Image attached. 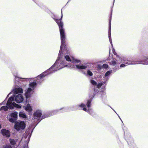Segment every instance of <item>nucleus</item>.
<instances>
[{
	"mask_svg": "<svg viewBox=\"0 0 148 148\" xmlns=\"http://www.w3.org/2000/svg\"><path fill=\"white\" fill-rule=\"evenodd\" d=\"M1 133L3 136H5L6 137H9L10 136V132L5 129H3L1 130Z\"/></svg>",
	"mask_w": 148,
	"mask_h": 148,
	"instance_id": "12",
	"label": "nucleus"
},
{
	"mask_svg": "<svg viewBox=\"0 0 148 148\" xmlns=\"http://www.w3.org/2000/svg\"><path fill=\"white\" fill-rule=\"evenodd\" d=\"M91 100L90 99L89 100H88L87 102V106L88 108V109H87L85 107V105L83 103H82L81 104L79 105H78V106L79 107L83 108V110L84 111L88 112L90 114L92 115V110L91 109L89 108L91 106Z\"/></svg>",
	"mask_w": 148,
	"mask_h": 148,
	"instance_id": "5",
	"label": "nucleus"
},
{
	"mask_svg": "<svg viewBox=\"0 0 148 148\" xmlns=\"http://www.w3.org/2000/svg\"><path fill=\"white\" fill-rule=\"evenodd\" d=\"M24 100V98L23 96L21 94H19L15 97V100L17 103H20L22 102Z\"/></svg>",
	"mask_w": 148,
	"mask_h": 148,
	"instance_id": "9",
	"label": "nucleus"
},
{
	"mask_svg": "<svg viewBox=\"0 0 148 148\" xmlns=\"http://www.w3.org/2000/svg\"><path fill=\"white\" fill-rule=\"evenodd\" d=\"M103 84L102 83H99L98 84H97V88H100L101 86Z\"/></svg>",
	"mask_w": 148,
	"mask_h": 148,
	"instance_id": "20",
	"label": "nucleus"
},
{
	"mask_svg": "<svg viewBox=\"0 0 148 148\" xmlns=\"http://www.w3.org/2000/svg\"><path fill=\"white\" fill-rule=\"evenodd\" d=\"M4 148H12L11 146L10 145H7Z\"/></svg>",
	"mask_w": 148,
	"mask_h": 148,
	"instance_id": "23",
	"label": "nucleus"
},
{
	"mask_svg": "<svg viewBox=\"0 0 148 148\" xmlns=\"http://www.w3.org/2000/svg\"><path fill=\"white\" fill-rule=\"evenodd\" d=\"M119 117L120 118V119L121 120V119H120V116H119Z\"/></svg>",
	"mask_w": 148,
	"mask_h": 148,
	"instance_id": "27",
	"label": "nucleus"
},
{
	"mask_svg": "<svg viewBox=\"0 0 148 148\" xmlns=\"http://www.w3.org/2000/svg\"><path fill=\"white\" fill-rule=\"evenodd\" d=\"M42 115V113L41 110H37L34 114V118L35 119L39 120V119Z\"/></svg>",
	"mask_w": 148,
	"mask_h": 148,
	"instance_id": "8",
	"label": "nucleus"
},
{
	"mask_svg": "<svg viewBox=\"0 0 148 148\" xmlns=\"http://www.w3.org/2000/svg\"><path fill=\"white\" fill-rule=\"evenodd\" d=\"M25 124L24 121H19L16 123L14 125L15 128L17 130L24 129L25 127Z\"/></svg>",
	"mask_w": 148,
	"mask_h": 148,
	"instance_id": "7",
	"label": "nucleus"
},
{
	"mask_svg": "<svg viewBox=\"0 0 148 148\" xmlns=\"http://www.w3.org/2000/svg\"><path fill=\"white\" fill-rule=\"evenodd\" d=\"M23 89L21 88H16L13 89L12 92L14 94H16L19 93H23Z\"/></svg>",
	"mask_w": 148,
	"mask_h": 148,
	"instance_id": "10",
	"label": "nucleus"
},
{
	"mask_svg": "<svg viewBox=\"0 0 148 148\" xmlns=\"http://www.w3.org/2000/svg\"><path fill=\"white\" fill-rule=\"evenodd\" d=\"M114 49H112V51H113V53L114 54Z\"/></svg>",
	"mask_w": 148,
	"mask_h": 148,
	"instance_id": "24",
	"label": "nucleus"
},
{
	"mask_svg": "<svg viewBox=\"0 0 148 148\" xmlns=\"http://www.w3.org/2000/svg\"><path fill=\"white\" fill-rule=\"evenodd\" d=\"M14 75L15 77V80H16V79L17 78H21L22 79H25V78H21L19 77V76L18 74H16V75L15 74H14Z\"/></svg>",
	"mask_w": 148,
	"mask_h": 148,
	"instance_id": "17",
	"label": "nucleus"
},
{
	"mask_svg": "<svg viewBox=\"0 0 148 148\" xmlns=\"http://www.w3.org/2000/svg\"><path fill=\"white\" fill-rule=\"evenodd\" d=\"M91 83L94 86H96L97 85V82L94 80H91L90 81Z\"/></svg>",
	"mask_w": 148,
	"mask_h": 148,
	"instance_id": "18",
	"label": "nucleus"
},
{
	"mask_svg": "<svg viewBox=\"0 0 148 148\" xmlns=\"http://www.w3.org/2000/svg\"><path fill=\"white\" fill-rule=\"evenodd\" d=\"M10 143L12 145H15L17 143L19 144L18 141L17 139L14 140L13 139H10Z\"/></svg>",
	"mask_w": 148,
	"mask_h": 148,
	"instance_id": "14",
	"label": "nucleus"
},
{
	"mask_svg": "<svg viewBox=\"0 0 148 148\" xmlns=\"http://www.w3.org/2000/svg\"><path fill=\"white\" fill-rule=\"evenodd\" d=\"M11 93H12V92H10L9 94L8 95H8H10V94H11Z\"/></svg>",
	"mask_w": 148,
	"mask_h": 148,
	"instance_id": "25",
	"label": "nucleus"
},
{
	"mask_svg": "<svg viewBox=\"0 0 148 148\" xmlns=\"http://www.w3.org/2000/svg\"><path fill=\"white\" fill-rule=\"evenodd\" d=\"M87 73L88 75L90 76H92L93 74L92 72L89 70H88L87 71Z\"/></svg>",
	"mask_w": 148,
	"mask_h": 148,
	"instance_id": "19",
	"label": "nucleus"
},
{
	"mask_svg": "<svg viewBox=\"0 0 148 148\" xmlns=\"http://www.w3.org/2000/svg\"><path fill=\"white\" fill-rule=\"evenodd\" d=\"M19 115L20 117H21L23 118H27L26 115L23 112H20L19 113Z\"/></svg>",
	"mask_w": 148,
	"mask_h": 148,
	"instance_id": "15",
	"label": "nucleus"
},
{
	"mask_svg": "<svg viewBox=\"0 0 148 148\" xmlns=\"http://www.w3.org/2000/svg\"><path fill=\"white\" fill-rule=\"evenodd\" d=\"M112 71L111 70L110 71H108L107 72L105 73L104 77H108L110 75L111 73H112Z\"/></svg>",
	"mask_w": 148,
	"mask_h": 148,
	"instance_id": "16",
	"label": "nucleus"
},
{
	"mask_svg": "<svg viewBox=\"0 0 148 148\" xmlns=\"http://www.w3.org/2000/svg\"><path fill=\"white\" fill-rule=\"evenodd\" d=\"M29 133L26 132L24 135L22 137L20 142V143H24V146L23 148H28L27 144L29 141L30 135H29Z\"/></svg>",
	"mask_w": 148,
	"mask_h": 148,
	"instance_id": "4",
	"label": "nucleus"
},
{
	"mask_svg": "<svg viewBox=\"0 0 148 148\" xmlns=\"http://www.w3.org/2000/svg\"><path fill=\"white\" fill-rule=\"evenodd\" d=\"M14 98L13 96H11L8 99L6 103V106H3L0 107V111L2 112L6 111L8 110V108L12 109L14 107L21 108V107L18 104L16 103L13 101ZM6 101H4L0 104V105H2L6 103Z\"/></svg>",
	"mask_w": 148,
	"mask_h": 148,
	"instance_id": "3",
	"label": "nucleus"
},
{
	"mask_svg": "<svg viewBox=\"0 0 148 148\" xmlns=\"http://www.w3.org/2000/svg\"><path fill=\"white\" fill-rule=\"evenodd\" d=\"M111 16L110 17V19L109 20V35H108V36L110 40V43H111V45H112V42L111 40V33H110V29H111Z\"/></svg>",
	"mask_w": 148,
	"mask_h": 148,
	"instance_id": "13",
	"label": "nucleus"
},
{
	"mask_svg": "<svg viewBox=\"0 0 148 148\" xmlns=\"http://www.w3.org/2000/svg\"><path fill=\"white\" fill-rule=\"evenodd\" d=\"M1 128V125L0 124V128Z\"/></svg>",
	"mask_w": 148,
	"mask_h": 148,
	"instance_id": "26",
	"label": "nucleus"
},
{
	"mask_svg": "<svg viewBox=\"0 0 148 148\" xmlns=\"http://www.w3.org/2000/svg\"><path fill=\"white\" fill-rule=\"evenodd\" d=\"M23 108L25 110L28 112H30L33 110L32 107L29 103H28L26 105L24 106Z\"/></svg>",
	"mask_w": 148,
	"mask_h": 148,
	"instance_id": "11",
	"label": "nucleus"
},
{
	"mask_svg": "<svg viewBox=\"0 0 148 148\" xmlns=\"http://www.w3.org/2000/svg\"><path fill=\"white\" fill-rule=\"evenodd\" d=\"M61 45L57 59L54 64L49 69L47 70L35 78H33L35 81L29 83V87L27 89L25 93V96L27 98L29 97L33 92V90L36 87V82H41L43 80V78L47 75L50 74L56 71L66 67L72 68H77L79 69H84L87 68V64H80L75 65H70L66 64V62L64 60L65 58L66 61H70L74 63H79L80 60L72 58H70L68 54L70 53L69 50L65 47V34H60Z\"/></svg>",
	"mask_w": 148,
	"mask_h": 148,
	"instance_id": "1",
	"label": "nucleus"
},
{
	"mask_svg": "<svg viewBox=\"0 0 148 148\" xmlns=\"http://www.w3.org/2000/svg\"><path fill=\"white\" fill-rule=\"evenodd\" d=\"M126 66V65L124 64H122L120 65V67L121 68L124 67H125Z\"/></svg>",
	"mask_w": 148,
	"mask_h": 148,
	"instance_id": "22",
	"label": "nucleus"
},
{
	"mask_svg": "<svg viewBox=\"0 0 148 148\" xmlns=\"http://www.w3.org/2000/svg\"><path fill=\"white\" fill-rule=\"evenodd\" d=\"M18 113L16 112H14L11 113L10 115L7 116V118L9 121L12 123L14 122L18 116Z\"/></svg>",
	"mask_w": 148,
	"mask_h": 148,
	"instance_id": "6",
	"label": "nucleus"
},
{
	"mask_svg": "<svg viewBox=\"0 0 148 148\" xmlns=\"http://www.w3.org/2000/svg\"><path fill=\"white\" fill-rule=\"evenodd\" d=\"M117 59L115 60H113L110 63V64L111 65L115 66H117L119 68V64L121 63L123 61L127 65L129 64H148V62L147 61L148 60V59H145L144 61H129V62H126V60L125 58L124 57H121L119 56H117Z\"/></svg>",
	"mask_w": 148,
	"mask_h": 148,
	"instance_id": "2",
	"label": "nucleus"
},
{
	"mask_svg": "<svg viewBox=\"0 0 148 148\" xmlns=\"http://www.w3.org/2000/svg\"><path fill=\"white\" fill-rule=\"evenodd\" d=\"M103 67L104 68L106 69L108 67V65L106 64H104L103 65Z\"/></svg>",
	"mask_w": 148,
	"mask_h": 148,
	"instance_id": "21",
	"label": "nucleus"
}]
</instances>
